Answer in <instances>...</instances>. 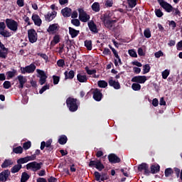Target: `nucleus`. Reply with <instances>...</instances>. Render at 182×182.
I'll use <instances>...</instances> for the list:
<instances>
[{
    "mask_svg": "<svg viewBox=\"0 0 182 182\" xmlns=\"http://www.w3.org/2000/svg\"><path fill=\"white\" fill-rule=\"evenodd\" d=\"M67 107L69 109L70 112H76L80 106V102L76 98L69 97L66 100Z\"/></svg>",
    "mask_w": 182,
    "mask_h": 182,
    "instance_id": "nucleus-1",
    "label": "nucleus"
},
{
    "mask_svg": "<svg viewBox=\"0 0 182 182\" xmlns=\"http://www.w3.org/2000/svg\"><path fill=\"white\" fill-rule=\"evenodd\" d=\"M6 25L7 28L10 29V31H12L13 32H16V31H18V24L16 22V21L12 18H6Z\"/></svg>",
    "mask_w": 182,
    "mask_h": 182,
    "instance_id": "nucleus-2",
    "label": "nucleus"
},
{
    "mask_svg": "<svg viewBox=\"0 0 182 182\" xmlns=\"http://www.w3.org/2000/svg\"><path fill=\"white\" fill-rule=\"evenodd\" d=\"M28 38L31 43H35L38 41V33L33 28L28 30Z\"/></svg>",
    "mask_w": 182,
    "mask_h": 182,
    "instance_id": "nucleus-3",
    "label": "nucleus"
},
{
    "mask_svg": "<svg viewBox=\"0 0 182 182\" xmlns=\"http://www.w3.org/2000/svg\"><path fill=\"white\" fill-rule=\"evenodd\" d=\"M78 13L79 19L81 22H87L90 19V15L87 14L83 9H78Z\"/></svg>",
    "mask_w": 182,
    "mask_h": 182,
    "instance_id": "nucleus-4",
    "label": "nucleus"
},
{
    "mask_svg": "<svg viewBox=\"0 0 182 182\" xmlns=\"http://www.w3.org/2000/svg\"><path fill=\"white\" fill-rule=\"evenodd\" d=\"M42 168V163L33 161L26 165L27 170H32V171H38Z\"/></svg>",
    "mask_w": 182,
    "mask_h": 182,
    "instance_id": "nucleus-5",
    "label": "nucleus"
},
{
    "mask_svg": "<svg viewBox=\"0 0 182 182\" xmlns=\"http://www.w3.org/2000/svg\"><path fill=\"white\" fill-rule=\"evenodd\" d=\"M36 70V65L35 64L31 63V65L21 68V72L22 75H25V73H33Z\"/></svg>",
    "mask_w": 182,
    "mask_h": 182,
    "instance_id": "nucleus-6",
    "label": "nucleus"
},
{
    "mask_svg": "<svg viewBox=\"0 0 182 182\" xmlns=\"http://www.w3.org/2000/svg\"><path fill=\"white\" fill-rule=\"evenodd\" d=\"M159 2L160 6L163 8L166 11V12L170 13L171 11H173V6L171 4H168L167 1L164 0H157Z\"/></svg>",
    "mask_w": 182,
    "mask_h": 182,
    "instance_id": "nucleus-7",
    "label": "nucleus"
},
{
    "mask_svg": "<svg viewBox=\"0 0 182 182\" xmlns=\"http://www.w3.org/2000/svg\"><path fill=\"white\" fill-rule=\"evenodd\" d=\"M103 22L105 27L108 29H113L116 25V20H112L109 17H105Z\"/></svg>",
    "mask_w": 182,
    "mask_h": 182,
    "instance_id": "nucleus-8",
    "label": "nucleus"
},
{
    "mask_svg": "<svg viewBox=\"0 0 182 182\" xmlns=\"http://www.w3.org/2000/svg\"><path fill=\"white\" fill-rule=\"evenodd\" d=\"M90 167H95L99 171H102L105 168V166L100 160L90 161L89 164Z\"/></svg>",
    "mask_w": 182,
    "mask_h": 182,
    "instance_id": "nucleus-9",
    "label": "nucleus"
},
{
    "mask_svg": "<svg viewBox=\"0 0 182 182\" xmlns=\"http://www.w3.org/2000/svg\"><path fill=\"white\" fill-rule=\"evenodd\" d=\"M146 80L147 77L146 75H137L132 77L131 82H133L134 83H140L141 85H143L144 83H146Z\"/></svg>",
    "mask_w": 182,
    "mask_h": 182,
    "instance_id": "nucleus-10",
    "label": "nucleus"
},
{
    "mask_svg": "<svg viewBox=\"0 0 182 182\" xmlns=\"http://www.w3.org/2000/svg\"><path fill=\"white\" fill-rule=\"evenodd\" d=\"M35 159H36V156L35 155L21 158L17 160V164H20V166H21V164H25V163H28V161H32L35 160Z\"/></svg>",
    "mask_w": 182,
    "mask_h": 182,
    "instance_id": "nucleus-11",
    "label": "nucleus"
},
{
    "mask_svg": "<svg viewBox=\"0 0 182 182\" xmlns=\"http://www.w3.org/2000/svg\"><path fill=\"white\" fill-rule=\"evenodd\" d=\"M59 28L58 23L51 24L47 29V32H48L49 35H55L59 31Z\"/></svg>",
    "mask_w": 182,
    "mask_h": 182,
    "instance_id": "nucleus-12",
    "label": "nucleus"
},
{
    "mask_svg": "<svg viewBox=\"0 0 182 182\" xmlns=\"http://www.w3.org/2000/svg\"><path fill=\"white\" fill-rule=\"evenodd\" d=\"M139 171L144 173L146 175L150 174V170H149V165L146 164H141L138 166Z\"/></svg>",
    "mask_w": 182,
    "mask_h": 182,
    "instance_id": "nucleus-13",
    "label": "nucleus"
},
{
    "mask_svg": "<svg viewBox=\"0 0 182 182\" xmlns=\"http://www.w3.org/2000/svg\"><path fill=\"white\" fill-rule=\"evenodd\" d=\"M31 19L36 26H41L42 25V19H41V17H39L38 14H33L31 16Z\"/></svg>",
    "mask_w": 182,
    "mask_h": 182,
    "instance_id": "nucleus-14",
    "label": "nucleus"
},
{
    "mask_svg": "<svg viewBox=\"0 0 182 182\" xmlns=\"http://www.w3.org/2000/svg\"><path fill=\"white\" fill-rule=\"evenodd\" d=\"M17 80L18 81V89H22L23 87V86L25 85V83H26V82H28V80L26 79V77L23 76V75H18L17 77Z\"/></svg>",
    "mask_w": 182,
    "mask_h": 182,
    "instance_id": "nucleus-15",
    "label": "nucleus"
},
{
    "mask_svg": "<svg viewBox=\"0 0 182 182\" xmlns=\"http://www.w3.org/2000/svg\"><path fill=\"white\" fill-rule=\"evenodd\" d=\"M56 15H58V12L55 11L50 12H48L47 14L45 15V19L48 22H50V21H53L55 18H56Z\"/></svg>",
    "mask_w": 182,
    "mask_h": 182,
    "instance_id": "nucleus-16",
    "label": "nucleus"
},
{
    "mask_svg": "<svg viewBox=\"0 0 182 182\" xmlns=\"http://www.w3.org/2000/svg\"><path fill=\"white\" fill-rule=\"evenodd\" d=\"M103 97V95H102V92H100V90L95 89L93 91V97L95 100L97 102H100L102 100V97Z\"/></svg>",
    "mask_w": 182,
    "mask_h": 182,
    "instance_id": "nucleus-17",
    "label": "nucleus"
},
{
    "mask_svg": "<svg viewBox=\"0 0 182 182\" xmlns=\"http://www.w3.org/2000/svg\"><path fill=\"white\" fill-rule=\"evenodd\" d=\"M77 80L80 83H86L87 82V76L85 73H80L77 75Z\"/></svg>",
    "mask_w": 182,
    "mask_h": 182,
    "instance_id": "nucleus-18",
    "label": "nucleus"
},
{
    "mask_svg": "<svg viewBox=\"0 0 182 182\" xmlns=\"http://www.w3.org/2000/svg\"><path fill=\"white\" fill-rule=\"evenodd\" d=\"M11 172L9 170H5L0 173V181L5 182L8 180Z\"/></svg>",
    "mask_w": 182,
    "mask_h": 182,
    "instance_id": "nucleus-19",
    "label": "nucleus"
},
{
    "mask_svg": "<svg viewBox=\"0 0 182 182\" xmlns=\"http://www.w3.org/2000/svg\"><path fill=\"white\" fill-rule=\"evenodd\" d=\"M52 139H48L46 142L42 141L41 144V150H43L46 147L47 150H50L52 149Z\"/></svg>",
    "mask_w": 182,
    "mask_h": 182,
    "instance_id": "nucleus-20",
    "label": "nucleus"
},
{
    "mask_svg": "<svg viewBox=\"0 0 182 182\" xmlns=\"http://www.w3.org/2000/svg\"><path fill=\"white\" fill-rule=\"evenodd\" d=\"M87 25L91 32H93L94 33H97V26L95 23V21H90L87 23Z\"/></svg>",
    "mask_w": 182,
    "mask_h": 182,
    "instance_id": "nucleus-21",
    "label": "nucleus"
},
{
    "mask_svg": "<svg viewBox=\"0 0 182 182\" xmlns=\"http://www.w3.org/2000/svg\"><path fill=\"white\" fill-rule=\"evenodd\" d=\"M109 163H120V159L114 154H111L108 156Z\"/></svg>",
    "mask_w": 182,
    "mask_h": 182,
    "instance_id": "nucleus-22",
    "label": "nucleus"
},
{
    "mask_svg": "<svg viewBox=\"0 0 182 182\" xmlns=\"http://www.w3.org/2000/svg\"><path fill=\"white\" fill-rule=\"evenodd\" d=\"M61 14L65 18H69V16H71L72 15V9L66 7L61 10Z\"/></svg>",
    "mask_w": 182,
    "mask_h": 182,
    "instance_id": "nucleus-23",
    "label": "nucleus"
},
{
    "mask_svg": "<svg viewBox=\"0 0 182 182\" xmlns=\"http://www.w3.org/2000/svg\"><path fill=\"white\" fill-rule=\"evenodd\" d=\"M109 86H112V87H114V89H117V90L120 89V83H119L118 81H116L114 80H112V79L109 80Z\"/></svg>",
    "mask_w": 182,
    "mask_h": 182,
    "instance_id": "nucleus-24",
    "label": "nucleus"
},
{
    "mask_svg": "<svg viewBox=\"0 0 182 182\" xmlns=\"http://www.w3.org/2000/svg\"><path fill=\"white\" fill-rule=\"evenodd\" d=\"M69 33H70L71 38H76V36H77V35H79L80 31L72 28V27H69Z\"/></svg>",
    "mask_w": 182,
    "mask_h": 182,
    "instance_id": "nucleus-25",
    "label": "nucleus"
},
{
    "mask_svg": "<svg viewBox=\"0 0 182 182\" xmlns=\"http://www.w3.org/2000/svg\"><path fill=\"white\" fill-rule=\"evenodd\" d=\"M14 164V161L11 159H6L4 163L1 164L2 168H7L10 166Z\"/></svg>",
    "mask_w": 182,
    "mask_h": 182,
    "instance_id": "nucleus-26",
    "label": "nucleus"
},
{
    "mask_svg": "<svg viewBox=\"0 0 182 182\" xmlns=\"http://www.w3.org/2000/svg\"><path fill=\"white\" fill-rule=\"evenodd\" d=\"M64 75L65 76V80H68V79L72 80L75 77V71L73 70H70V72L65 71Z\"/></svg>",
    "mask_w": 182,
    "mask_h": 182,
    "instance_id": "nucleus-27",
    "label": "nucleus"
},
{
    "mask_svg": "<svg viewBox=\"0 0 182 182\" xmlns=\"http://www.w3.org/2000/svg\"><path fill=\"white\" fill-rule=\"evenodd\" d=\"M59 42H60V36L55 35V36H54L50 43L53 46H55V45H57V43H59Z\"/></svg>",
    "mask_w": 182,
    "mask_h": 182,
    "instance_id": "nucleus-28",
    "label": "nucleus"
},
{
    "mask_svg": "<svg viewBox=\"0 0 182 182\" xmlns=\"http://www.w3.org/2000/svg\"><path fill=\"white\" fill-rule=\"evenodd\" d=\"M0 35H1V36H4V38H11V36H12V33L5 29L3 31H0Z\"/></svg>",
    "mask_w": 182,
    "mask_h": 182,
    "instance_id": "nucleus-29",
    "label": "nucleus"
},
{
    "mask_svg": "<svg viewBox=\"0 0 182 182\" xmlns=\"http://www.w3.org/2000/svg\"><path fill=\"white\" fill-rule=\"evenodd\" d=\"M21 168H22V165L18 164L11 168V171L13 173V174H15V173H18Z\"/></svg>",
    "mask_w": 182,
    "mask_h": 182,
    "instance_id": "nucleus-30",
    "label": "nucleus"
},
{
    "mask_svg": "<svg viewBox=\"0 0 182 182\" xmlns=\"http://www.w3.org/2000/svg\"><path fill=\"white\" fill-rule=\"evenodd\" d=\"M160 171V166L159 165H152L151 166V172L152 174H156V173H159Z\"/></svg>",
    "mask_w": 182,
    "mask_h": 182,
    "instance_id": "nucleus-31",
    "label": "nucleus"
},
{
    "mask_svg": "<svg viewBox=\"0 0 182 182\" xmlns=\"http://www.w3.org/2000/svg\"><path fill=\"white\" fill-rule=\"evenodd\" d=\"M7 76V80H9V79H12L16 75V70H13L12 71H9L6 73Z\"/></svg>",
    "mask_w": 182,
    "mask_h": 182,
    "instance_id": "nucleus-32",
    "label": "nucleus"
},
{
    "mask_svg": "<svg viewBox=\"0 0 182 182\" xmlns=\"http://www.w3.org/2000/svg\"><path fill=\"white\" fill-rule=\"evenodd\" d=\"M13 151L16 154H22V153H23V148H22V146H19L16 148H14Z\"/></svg>",
    "mask_w": 182,
    "mask_h": 182,
    "instance_id": "nucleus-33",
    "label": "nucleus"
},
{
    "mask_svg": "<svg viewBox=\"0 0 182 182\" xmlns=\"http://www.w3.org/2000/svg\"><path fill=\"white\" fill-rule=\"evenodd\" d=\"M67 141H68V137H66V136L65 135H62L58 139V143L60 144H66Z\"/></svg>",
    "mask_w": 182,
    "mask_h": 182,
    "instance_id": "nucleus-34",
    "label": "nucleus"
},
{
    "mask_svg": "<svg viewBox=\"0 0 182 182\" xmlns=\"http://www.w3.org/2000/svg\"><path fill=\"white\" fill-rule=\"evenodd\" d=\"M92 9L94 12H99L100 11V5L99 3L95 2L92 5Z\"/></svg>",
    "mask_w": 182,
    "mask_h": 182,
    "instance_id": "nucleus-35",
    "label": "nucleus"
},
{
    "mask_svg": "<svg viewBox=\"0 0 182 182\" xmlns=\"http://www.w3.org/2000/svg\"><path fill=\"white\" fill-rule=\"evenodd\" d=\"M28 180H29V175L23 172L21 175V182H26Z\"/></svg>",
    "mask_w": 182,
    "mask_h": 182,
    "instance_id": "nucleus-36",
    "label": "nucleus"
},
{
    "mask_svg": "<svg viewBox=\"0 0 182 182\" xmlns=\"http://www.w3.org/2000/svg\"><path fill=\"white\" fill-rule=\"evenodd\" d=\"M132 89H133L135 92H139L141 89V85L139 83H133L132 85Z\"/></svg>",
    "mask_w": 182,
    "mask_h": 182,
    "instance_id": "nucleus-37",
    "label": "nucleus"
},
{
    "mask_svg": "<svg viewBox=\"0 0 182 182\" xmlns=\"http://www.w3.org/2000/svg\"><path fill=\"white\" fill-rule=\"evenodd\" d=\"M97 85L99 87H102V89H105V87H107V82H106L105 80L98 81Z\"/></svg>",
    "mask_w": 182,
    "mask_h": 182,
    "instance_id": "nucleus-38",
    "label": "nucleus"
},
{
    "mask_svg": "<svg viewBox=\"0 0 182 182\" xmlns=\"http://www.w3.org/2000/svg\"><path fill=\"white\" fill-rule=\"evenodd\" d=\"M129 8H134L137 5V0H127Z\"/></svg>",
    "mask_w": 182,
    "mask_h": 182,
    "instance_id": "nucleus-39",
    "label": "nucleus"
},
{
    "mask_svg": "<svg viewBox=\"0 0 182 182\" xmlns=\"http://www.w3.org/2000/svg\"><path fill=\"white\" fill-rule=\"evenodd\" d=\"M85 46L87 48V50H92V41L86 40L85 41Z\"/></svg>",
    "mask_w": 182,
    "mask_h": 182,
    "instance_id": "nucleus-40",
    "label": "nucleus"
},
{
    "mask_svg": "<svg viewBox=\"0 0 182 182\" xmlns=\"http://www.w3.org/2000/svg\"><path fill=\"white\" fill-rule=\"evenodd\" d=\"M114 65L115 66H120V65H122V59H120V57L118 55V57H115L114 58Z\"/></svg>",
    "mask_w": 182,
    "mask_h": 182,
    "instance_id": "nucleus-41",
    "label": "nucleus"
},
{
    "mask_svg": "<svg viewBox=\"0 0 182 182\" xmlns=\"http://www.w3.org/2000/svg\"><path fill=\"white\" fill-rule=\"evenodd\" d=\"M173 173H174V171H173V169L171 168H168L165 170L166 177H170V176H171V174H173Z\"/></svg>",
    "mask_w": 182,
    "mask_h": 182,
    "instance_id": "nucleus-42",
    "label": "nucleus"
},
{
    "mask_svg": "<svg viewBox=\"0 0 182 182\" xmlns=\"http://www.w3.org/2000/svg\"><path fill=\"white\" fill-rule=\"evenodd\" d=\"M36 73H38V77H43L45 76H47L46 75V73H45V71L42 70H39V69H37L36 70Z\"/></svg>",
    "mask_w": 182,
    "mask_h": 182,
    "instance_id": "nucleus-43",
    "label": "nucleus"
},
{
    "mask_svg": "<svg viewBox=\"0 0 182 182\" xmlns=\"http://www.w3.org/2000/svg\"><path fill=\"white\" fill-rule=\"evenodd\" d=\"M8 56V51L0 50V58L1 59H6Z\"/></svg>",
    "mask_w": 182,
    "mask_h": 182,
    "instance_id": "nucleus-44",
    "label": "nucleus"
},
{
    "mask_svg": "<svg viewBox=\"0 0 182 182\" xmlns=\"http://www.w3.org/2000/svg\"><path fill=\"white\" fill-rule=\"evenodd\" d=\"M143 74L149 73L150 72V65L149 64L144 65L143 66Z\"/></svg>",
    "mask_w": 182,
    "mask_h": 182,
    "instance_id": "nucleus-45",
    "label": "nucleus"
},
{
    "mask_svg": "<svg viewBox=\"0 0 182 182\" xmlns=\"http://www.w3.org/2000/svg\"><path fill=\"white\" fill-rule=\"evenodd\" d=\"M172 12V15H174V16H176V15H178V16H180V15H181V12H180V10H178V9L177 8H173L171 11Z\"/></svg>",
    "mask_w": 182,
    "mask_h": 182,
    "instance_id": "nucleus-46",
    "label": "nucleus"
},
{
    "mask_svg": "<svg viewBox=\"0 0 182 182\" xmlns=\"http://www.w3.org/2000/svg\"><path fill=\"white\" fill-rule=\"evenodd\" d=\"M144 35L145 36V38H151V32H150V29L146 28L144 30Z\"/></svg>",
    "mask_w": 182,
    "mask_h": 182,
    "instance_id": "nucleus-47",
    "label": "nucleus"
},
{
    "mask_svg": "<svg viewBox=\"0 0 182 182\" xmlns=\"http://www.w3.org/2000/svg\"><path fill=\"white\" fill-rule=\"evenodd\" d=\"M128 53L132 58H137V53L134 50H129Z\"/></svg>",
    "mask_w": 182,
    "mask_h": 182,
    "instance_id": "nucleus-48",
    "label": "nucleus"
},
{
    "mask_svg": "<svg viewBox=\"0 0 182 182\" xmlns=\"http://www.w3.org/2000/svg\"><path fill=\"white\" fill-rule=\"evenodd\" d=\"M31 141H26L23 144V149H24V150H29V149H31Z\"/></svg>",
    "mask_w": 182,
    "mask_h": 182,
    "instance_id": "nucleus-49",
    "label": "nucleus"
},
{
    "mask_svg": "<svg viewBox=\"0 0 182 182\" xmlns=\"http://www.w3.org/2000/svg\"><path fill=\"white\" fill-rule=\"evenodd\" d=\"M85 70L87 73V75H95V73H96V70L93 69V70H90L89 67H85Z\"/></svg>",
    "mask_w": 182,
    "mask_h": 182,
    "instance_id": "nucleus-50",
    "label": "nucleus"
},
{
    "mask_svg": "<svg viewBox=\"0 0 182 182\" xmlns=\"http://www.w3.org/2000/svg\"><path fill=\"white\" fill-rule=\"evenodd\" d=\"M168 75H170V70H165L164 71H163L162 72V77H163V79H167V77H168Z\"/></svg>",
    "mask_w": 182,
    "mask_h": 182,
    "instance_id": "nucleus-51",
    "label": "nucleus"
},
{
    "mask_svg": "<svg viewBox=\"0 0 182 182\" xmlns=\"http://www.w3.org/2000/svg\"><path fill=\"white\" fill-rule=\"evenodd\" d=\"M53 85H58L60 80V77L58 75L53 76Z\"/></svg>",
    "mask_w": 182,
    "mask_h": 182,
    "instance_id": "nucleus-52",
    "label": "nucleus"
},
{
    "mask_svg": "<svg viewBox=\"0 0 182 182\" xmlns=\"http://www.w3.org/2000/svg\"><path fill=\"white\" fill-rule=\"evenodd\" d=\"M23 19L26 23H27L28 26H31L32 25V23H31V18L29 17L24 16L23 17Z\"/></svg>",
    "mask_w": 182,
    "mask_h": 182,
    "instance_id": "nucleus-53",
    "label": "nucleus"
},
{
    "mask_svg": "<svg viewBox=\"0 0 182 182\" xmlns=\"http://www.w3.org/2000/svg\"><path fill=\"white\" fill-rule=\"evenodd\" d=\"M94 176H95V177L96 181L100 182V178H101V177H102V175L100 174V173H99L98 171H95V172L94 173Z\"/></svg>",
    "mask_w": 182,
    "mask_h": 182,
    "instance_id": "nucleus-54",
    "label": "nucleus"
},
{
    "mask_svg": "<svg viewBox=\"0 0 182 182\" xmlns=\"http://www.w3.org/2000/svg\"><path fill=\"white\" fill-rule=\"evenodd\" d=\"M155 14L158 18H161V16L164 15V14L163 13V11H161V9H155Z\"/></svg>",
    "mask_w": 182,
    "mask_h": 182,
    "instance_id": "nucleus-55",
    "label": "nucleus"
},
{
    "mask_svg": "<svg viewBox=\"0 0 182 182\" xmlns=\"http://www.w3.org/2000/svg\"><path fill=\"white\" fill-rule=\"evenodd\" d=\"M38 56H40L41 58H42L43 59H44V60L46 62H48V60L49 59V58L48 57V55L45 53H38Z\"/></svg>",
    "mask_w": 182,
    "mask_h": 182,
    "instance_id": "nucleus-56",
    "label": "nucleus"
},
{
    "mask_svg": "<svg viewBox=\"0 0 182 182\" xmlns=\"http://www.w3.org/2000/svg\"><path fill=\"white\" fill-rule=\"evenodd\" d=\"M46 79H48V75L45 77H40L39 83L40 85H45L46 83Z\"/></svg>",
    "mask_w": 182,
    "mask_h": 182,
    "instance_id": "nucleus-57",
    "label": "nucleus"
},
{
    "mask_svg": "<svg viewBox=\"0 0 182 182\" xmlns=\"http://www.w3.org/2000/svg\"><path fill=\"white\" fill-rule=\"evenodd\" d=\"M57 65L58 66H59V68H63L65 66V60L63 59L58 60L57 62Z\"/></svg>",
    "mask_w": 182,
    "mask_h": 182,
    "instance_id": "nucleus-58",
    "label": "nucleus"
},
{
    "mask_svg": "<svg viewBox=\"0 0 182 182\" xmlns=\"http://www.w3.org/2000/svg\"><path fill=\"white\" fill-rule=\"evenodd\" d=\"M71 23H73V25H74L75 26H80V21H79V19H73L71 21Z\"/></svg>",
    "mask_w": 182,
    "mask_h": 182,
    "instance_id": "nucleus-59",
    "label": "nucleus"
},
{
    "mask_svg": "<svg viewBox=\"0 0 182 182\" xmlns=\"http://www.w3.org/2000/svg\"><path fill=\"white\" fill-rule=\"evenodd\" d=\"M50 87V85H44L39 91V94L40 95H42V93H43V92L48 90V89H49Z\"/></svg>",
    "mask_w": 182,
    "mask_h": 182,
    "instance_id": "nucleus-60",
    "label": "nucleus"
},
{
    "mask_svg": "<svg viewBox=\"0 0 182 182\" xmlns=\"http://www.w3.org/2000/svg\"><path fill=\"white\" fill-rule=\"evenodd\" d=\"M102 53L105 55L107 56L109 55L112 54V52L110 51V50L107 48H104V50L102 51Z\"/></svg>",
    "mask_w": 182,
    "mask_h": 182,
    "instance_id": "nucleus-61",
    "label": "nucleus"
},
{
    "mask_svg": "<svg viewBox=\"0 0 182 182\" xmlns=\"http://www.w3.org/2000/svg\"><path fill=\"white\" fill-rule=\"evenodd\" d=\"M4 89H9L11 87V82L5 81L3 84Z\"/></svg>",
    "mask_w": 182,
    "mask_h": 182,
    "instance_id": "nucleus-62",
    "label": "nucleus"
},
{
    "mask_svg": "<svg viewBox=\"0 0 182 182\" xmlns=\"http://www.w3.org/2000/svg\"><path fill=\"white\" fill-rule=\"evenodd\" d=\"M16 4L20 8H22V6H23L25 5V1L23 0H17Z\"/></svg>",
    "mask_w": 182,
    "mask_h": 182,
    "instance_id": "nucleus-63",
    "label": "nucleus"
},
{
    "mask_svg": "<svg viewBox=\"0 0 182 182\" xmlns=\"http://www.w3.org/2000/svg\"><path fill=\"white\" fill-rule=\"evenodd\" d=\"M177 50H182V40L176 44Z\"/></svg>",
    "mask_w": 182,
    "mask_h": 182,
    "instance_id": "nucleus-64",
    "label": "nucleus"
}]
</instances>
